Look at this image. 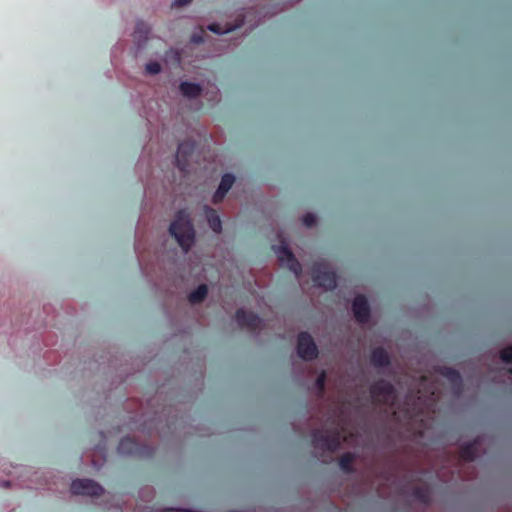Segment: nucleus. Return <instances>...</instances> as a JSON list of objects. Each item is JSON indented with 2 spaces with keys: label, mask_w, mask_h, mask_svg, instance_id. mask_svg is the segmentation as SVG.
<instances>
[{
  "label": "nucleus",
  "mask_w": 512,
  "mask_h": 512,
  "mask_svg": "<svg viewBox=\"0 0 512 512\" xmlns=\"http://www.w3.org/2000/svg\"><path fill=\"white\" fill-rule=\"evenodd\" d=\"M169 232L185 253L190 251L196 242L195 227L186 209H181L175 213L169 226Z\"/></svg>",
  "instance_id": "obj_1"
},
{
  "label": "nucleus",
  "mask_w": 512,
  "mask_h": 512,
  "mask_svg": "<svg viewBox=\"0 0 512 512\" xmlns=\"http://www.w3.org/2000/svg\"><path fill=\"white\" fill-rule=\"evenodd\" d=\"M117 452L123 456L151 459L154 457L156 450L151 445L140 443L130 436H125L120 440Z\"/></svg>",
  "instance_id": "obj_2"
},
{
  "label": "nucleus",
  "mask_w": 512,
  "mask_h": 512,
  "mask_svg": "<svg viewBox=\"0 0 512 512\" xmlns=\"http://www.w3.org/2000/svg\"><path fill=\"white\" fill-rule=\"evenodd\" d=\"M311 438L314 448L322 452L334 453L341 447L340 434L336 431L314 429Z\"/></svg>",
  "instance_id": "obj_3"
},
{
  "label": "nucleus",
  "mask_w": 512,
  "mask_h": 512,
  "mask_svg": "<svg viewBox=\"0 0 512 512\" xmlns=\"http://www.w3.org/2000/svg\"><path fill=\"white\" fill-rule=\"evenodd\" d=\"M312 280L317 287L327 291H332L337 286L336 273L320 261L315 262L312 266Z\"/></svg>",
  "instance_id": "obj_4"
},
{
  "label": "nucleus",
  "mask_w": 512,
  "mask_h": 512,
  "mask_svg": "<svg viewBox=\"0 0 512 512\" xmlns=\"http://www.w3.org/2000/svg\"><path fill=\"white\" fill-rule=\"evenodd\" d=\"M272 249L277 256L280 265L291 271L296 278H299L302 274V266L292 250L289 248L288 244L286 242H282L280 245H273Z\"/></svg>",
  "instance_id": "obj_5"
},
{
  "label": "nucleus",
  "mask_w": 512,
  "mask_h": 512,
  "mask_svg": "<svg viewBox=\"0 0 512 512\" xmlns=\"http://www.w3.org/2000/svg\"><path fill=\"white\" fill-rule=\"evenodd\" d=\"M296 352L304 361H312L318 357V347L309 332L302 331L298 334Z\"/></svg>",
  "instance_id": "obj_6"
},
{
  "label": "nucleus",
  "mask_w": 512,
  "mask_h": 512,
  "mask_svg": "<svg viewBox=\"0 0 512 512\" xmlns=\"http://www.w3.org/2000/svg\"><path fill=\"white\" fill-rule=\"evenodd\" d=\"M372 397L379 398V401L386 404H394L397 399L395 386L386 379H378L370 386Z\"/></svg>",
  "instance_id": "obj_7"
},
{
  "label": "nucleus",
  "mask_w": 512,
  "mask_h": 512,
  "mask_svg": "<svg viewBox=\"0 0 512 512\" xmlns=\"http://www.w3.org/2000/svg\"><path fill=\"white\" fill-rule=\"evenodd\" d=\"M70 491L73 495L100 496L103 494L104 488L93 479L82 478L72 481Z\"/></svg>",
  "instance_id": "obj_8"
},
{
  "label": "nucleus",
  "mask_w": 512,
  "mask_h": 512,
  "mask_svg": "<svg viewBox=\"0 0 512 512\" xmlns=\"http://www.w3.org/2000/svg\"><path fill=\"white\" fill-rule=\"evenodd\" d=\"M196 149V143L193 140H184L179 143L175 155V165L182 171L186 172L189 168L190 157Z\"/></svg>",
  "instance_id": "obj_9"
},
{
  "label": "nucleus",
  "mask_w": 512,
  "mask_h": 512,
  "mask_svg": "<svg viewBox=\"0 0 512 512\" xmlns=\"http://www.w3.org/2000/svg\"><path fill=\"white\" fill-rule=\"evenodd\" d=\"M351 310L356 319L360 324H365L369 321L371 316V308L367 298L359 294L354 297L351 303Z\"/></svg>",
  "instance_id": "obj_10"
},
{
  "label": "nucleus",
  "mask_w": 512,
  "mask_h": 512,
  "mask_svg": "<svg viewBox=\"0 0 512 512\" xmlns=\"http://www.w3.org/2000/svg\"><path fill=\"white\" fill-rule=\"evenodd\" d=\"M438 372L450 382L453 394L460 396L463 392V379L460 372L448 366L439 367Z\"/></svg>",
  "instance_id": "obj_11"
},
{
  "label": "nucleus",
  "mask_w": 512,
  "mask_h": 512,
  "mask_svg": "<svg viewBox=\"0 0 512 512\" xmlns=\"http://www.w3.org/2000/svg\"><path fill=\"white\" fill-rule=\"evenodd\" d=\"M236 322L240 327H248L251 329L259 328L263 320L261 317L254 313L248 312L243 308H239L235 314Z\"/></svg>",
  "instance_id": "obj_12"
},
{
  "label": "nucleus",
  "mask_w": 512,
  "mask_h": 512,
  "mask_svg": "<svg viewBox=\"0 0 512 512\" xmlns=\"http://www.w3.org/2000/svg\"><path fill=\"white\" fill-rule=\"evenodd\" d=\"M150 33L151 26L147 22L143 20L136 21L133 37L138 50L146 46Z\"/></svg>",
  "instance_id": "obj_13"
},
{
  "label": "nucleus",
  "mask_w": 512,
  "mask_h": 512,
  "mask_svg": "<svg viewBox=\"0 0 512 512\" xmlns=\"http://www.w3.org/2000/svg\"><path fill=\"white\" fill-rule=\"evenodd\" d=\"M370 363L377 369L388 368L391 365V358L383 347H376L371 351Z\"/></svg>",
  "instance_id": "obj_14"
},
{
  "label": "nucleus",
  "mask_w": 512,
  "mask_h": 512,
  "mask_svg": "<svg viewBox=\"0 0 512 512\" xmlns=\"http://www.w3.org/2000/svg\"><path fill=\"white\" fill-rule=\"evenodd\" d=\"M203 212L209 228L215 234H221L223 230L222 220L216 210L209 205H204Z\"/></svg>",
  "instance_id": "obj_15"
},
{
  "label": "nucleus",
  "mask_w": 512,
  "mask_h": 512,
  "mask_svg": "<svg viewBox=\"0 0 512 512\" xmlns=\"http://www.w3.org/2000/svg\"><path fill=\"white\" fill-rule=\"evenodd\" d=\"M179 90L184 97L193 99L201 95L203 88L200 83L185 80L181 81Z\"/></svg>",
  "instance_id": "obj_16"
},
{
  "label": "nucleus",
  "mask_w": 512,
  "mask_h": 512,
  "mask_svg": "<svg viewBox=\"0 0 512 512\" xmlns=\"http://www.w3.org/2000/svg\"><path fill=\"white\" fill-rule=\"evenodd\" d=\"M411 496L418 502L428 506L432 501L431 489L428 486H416L412 489Z\"/></svg>",
  "instance_id": "obj_17"
},
{
  "label": "nucleus",
  "mask_w": 512,
  "mask_h": 512,
  "mask_svg": "<svg viewBox=\"0 0 512 512\" xmlns=\"http://www.w3.org/2000/svg\"><path fill=\"white\" fill-rule=\"evenodd\" d=\"M477 444L476 440L464 442L460 447L461 457L469 462L474 461L478 456Z\"/></svg>",
  "instance_id": "obj_18"
},
{
  "label": "nucleus",
  "mask_w": 512,
  "mask_h": 512,
  "mask_svg": "<svg viewBox=\"0 0 512 512\" xmlns=\"http://www.w3.org/2000/svg\"><path fill=\"white\" fill-rule=\"evenodd\" d=\"M208 295V287L206 284H199L188 294V301L191 304H199L205 300Z\"/></svg>",
  "instance_id": "obj_19"
},
{
  "label": "nucleus",
  "mask_w": 512,
  "mask_h": 512,
  "mask_svg": "<svg viewBox=\"0 0 512 512\" xmlns=\"http://www.w3.org/2000/svg\"><path fill=\"white\" fill-rule=\"evenodd\" d=\"M354 460L355 454L351 452L343 454L338 462L339 468L346 474H353L355 472V468L353 466Z\"/></svg>",
  "instance_id": "obj_20"
},
{
  "label": "nucleus",
  "mask_w": 512,
  "mask_h": 512,
  "mask_svg": "<svg viewBox=\"0 0 512 512\" xmlns=\"http://www.w3.org/2000/svg\"><path fill=\"white\" fill-rule=\"evenodd\" d=\"M235 182V176L232 173H224L221 177L220 183L217 187V189L221 190L224 193H228L229 190L232 188L233 184Z\"/></svg>",
  "instance_id": "obj_21"
},
{
  "label": "nucleus",
  "mask_w": 512,
  "mask_h": 512,
  "mask_svg": "<svg viewBox=\"0 0 512 512\" xmlns=\"http://www.w3.org/2000/svg\"><path fill=\"white\" fill-rule=\"evenodd\" d=\"M163 60L166 63H173L176 65H179L181 62V55L180 52L175 48H169L165 51Z\"/></svg>",
  "instance_id": "obj_22"
},
{
  "label": "nucleus",
  "mask_w": 512,
  "mask_h": 512,
  "mask_svg": "<svg viewBox=\"0 0 512 512\" xmlns=\"http://www.w3.org/2000/svg\"><path fill=\"white\" fill-rule=\"evenodd\" d=\"M327 374L325 371H321L314 381V387L320 395H323L326 388Z\"/></svg>",
  "instance_id": "obj_23"
},
{
  "label": "nucleus",
  "mask_w": 512,
  "mask_h": 512,
  "mask_svg": "<svg viewBox=\"0 0 512 512\" xmlns=\"http://www.w3.org/2000/svg\"><path fill=\"white\" fill-rule=\"evenodd\" d=\"M236 27L222 28L217 22H212L207 26V29L216 35H225L232 32Z\"/></svg>",
  "instance_id": "obj_24"
},
{
  "label": "nucleus",
  "mask_w": 512,
  "mask_h": 512,
  "mask_svg": "<svg viewBox=\"0 0 512 512\" xmlns=\"http://www.w3.org/2000/svg\"><path fill=\"white\" fill-rule=\"evenodd\" d=\"M162 71V66L157 61H150L145 65V72L148 75H157Z\"/></svg>",
  "instance_id": "obj_25"
},
{
  "label": "nucleus",
  "mask_w": 512,
  "mask_h": 512,
  "mask_svg": "<svg viewBox=\"0 0 512 512\" xmlns=\"http://www.w3.org/2000/svg\"><path fill=\"white\" fill-rule=\"evenodd\" d=\"M499 357L505 364H512V345H508L501 349Z\"/></svg>",
  "instance_id": "obj_26"
},
{
  "label": "nucleus",
  "mask_w": 512,
  "mask_h": 512,
  "mask_svg": "<svg viewBox=\"0 0 512 512\" xmlns=\"http://www.w3.org/2000/svg\"><path fill=\"white\" fill-rule=\"evenodd\" d=\"M303 225L307 228L313 227L317 222V217L314 213L308 212L302 217Z\"/></svg>",
  "instance_id": "obj_27"
},
{
  "label": "nucleus",
  "mask_w": 512,
  "mask_h": 512,
  "mask_svg": "<svg viewBox=\"0 0 512 512\" xmlns=\"http://www.w3.org/2000/svg\"><path fill=\"white\" fill-rule=\"evenodd\" d=\"M160 512H201L194 508H183V507H165Z\"/></svg>",
  "instance_id": "obj_28"
},
{
  "label": "nucleus",
  "mask_w": 512,
  "mask_h": 512,
  "mask_svg": "<svg viewBox=\"0 0 512 512\" xmlns=\"http://www.w3.org/2000/svg\"><path fill=\"white\" fill-rule=\"evenodd\" d=\"M226 195H227V193H224L221 190L216 189L212 195V199H211L212 203L215 205L221 203Z\"/></svg>",
  "instance_id": "obj_29"
},
{
  "label": "nucleus",
  "mask_w": 512,
  "mask_h": 512,
  "mask_svg": "<svg viewBox=\"0 0 512 512\" xmlns=\"http://www.w3.org/2000/svg\"><path fill=\"white\" fill-rule=\"evenodd\" d=\"M190 41L193 44L199 45V44H203L205 42V38L200 33H194V34H192Z\"/></svg>",
  "instance_id": "obj_30"
},
{
  "label": "nucleus",
  "mask_w": 512,
  "mask_h": 512,
  "mask_svg": "<svg viewBox=\"0 0 512 512\" xmlns=\"http://www.w3.org/2000/svg\"><path fill=\"white\" fill-rule=\"evenodd\" d=\"M134 249H135V253H136V256H137L138 263H139L140 267L142 268V258H143V255H142V251L140 250V241L137 240L135 242Z\"/></svg>",
  "instance_id": "obj_31"
},
{
  "label": "nucleus",
  "mask_w": 512,
  "mask_h": 512,
  "mask_svg": "<svg viewBox=\"0 0 512 512\" xmlns=\"http://www.w3.org/2000/svg\"><path fill=\"white\" fill-rule=\"evenodd\" d=\"M193 0H173V7H184L190 4Z\"/></svg>",
  "instance_id": "obj_32"
},
{
  "label": "nucleus",
  "mask_w": 512,
  "mask_h": 512,
  "mask_svg": "<svg viewBox=\"0 0 512 512\" xmlns=\"http://www.w3.org/2000/svg\"><path fill=\"white\" fill-rule=\"evenodd\" d=\"M10 485H11V482L9 480L0 481V486L3 488H8V487H10Z\"/></svg>",
  "instance_id": "obj_33"
},
{
  "label": "nucleus",
  "mask_w": 512,
  "mask_h": 512,
  "mask_svg": "<svg viewBox=\"0 0 512 512\" xmlns=\"http://www.w3.org/2000/svg\"><path fill=\"white\" fill-rule=\"evenodd\" d=\"M510 373H511V375H512V368L510 369Z\"/></svg>",
  "instance_id": "obj_34"
}]
</instances>
